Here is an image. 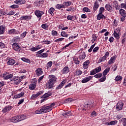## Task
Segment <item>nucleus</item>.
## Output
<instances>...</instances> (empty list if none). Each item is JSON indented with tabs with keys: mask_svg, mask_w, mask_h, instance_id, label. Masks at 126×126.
Listing matches in <instances>:
<instances>
[{
	"mask_svg": "<svg viewBox=\"0 0 126 126\" xmlns=\"http://www.w3.org/2000/svg\"><path fill=\"white\" fill-rule=\"evenodd\" d=\"M123 106H124V103H123V102L122 101L118 102V103L117 104L116 110H117V111H120L122 110V109H123Z\"/></svg>",
	"mask_w": 126,
	"mask_h": 126,
	"instance_id": "423d86ee",
	"label": "nucleus"
},
{
	"mask_svg": "<svg viewBox=\"0 0 126 126\" xmlns=\"http://www.w3.org/2000/svg\"><path fill=\"white\" fill-rule=\"evenodd\" d=\"M52 65H53V62L50 61L46 65V66H47V68H50V67H51V66H52Z\"/></svg>",
	"mask_w": 126,
	"mask_h": 126,
	"instance_id": "ea45409f",
	"label": "nucleus"
},
{
	"mask_svg": "<svg viewBox=\"0 0 126 126\" xmlns=\"http://www.w3.org/2000/svg\"><path fill=\"white\" fill-rule=\"evenodd\" d=\"M44 93V92L43 91H40V92H38L37 94H36V95H37V97L38 96H40V95H42V94Z\"/></svg>",
	"mask_w": 126,
	"mask_h": 126,
	"instance_id": "69168bd1",
	"label": "nucleus"
},
{
	"mask_svg": "<svg viewBox=\"0 0 126 126\" xmlns=\"http://www.w3.org/2000/svg\"><path fill=\"white\" fill-rule=\"evenodd\" d=\"M63 40H64V38H60L57 39H56L54 42H61V41H63Z\"/></svg>",
	"mask_w": 126,
	"mask_h": 126,
	"instance_id": "4d7b16f0",
	"label": "nucleus"
},
{
	"mask_svg": "<svg viewBox=\"0 0 126 126\" xmlns=\"http://www.w3.org/2000/svg\"><path fill=\"white\" fill-rule=\"evenodd\" d=\"M9 34H16V30L15 29H12L9 31Z\"/></svg>",
	"mask_w": 126,
	"mask_h": 126,
	"instance_id": "4c0bfd02",
	"label": "nucleus"
},
{
	"mask_svg": "<svg viewBox=\"0 0 126 126\" xmlns=\"http://www.w3.org/2000/svg\"><path fill=\"white\" fill-rule=\"evenodd\" d=\"M117 58V56H114L111 58L110 60L108 62V64H112L115 63V60Z\"/></svg>",
	"mask_w": 126,
	"mask_h": 126,
	"instance_id": "a211bd4d",
	"label": "nucleus"
},
{
	"mask_svg": "<svg viewBox=\"0 0 126 126\" xmlns=\"http://www.w3.org/2000/svg\"><path fill=\"white\" fill-rule=\"evenodd\" d=\"M121 6L122 8H125L126 9V3H121Z\"/></svg>",
	"mask_w": 126,
	"mask_h": 126,
	"instance_id": "680f3d73",
	"label": "nucleus"
},
{
	"mask_svg": "<svg viewBox=\"0 0 126 126\" xmlns=\"http://www.w3.org/2000/svg\"><path fill=\"white\" fill-rule=\"evenodd\" d=\"M64 6H69L71 4V1H67L63 3Z\"/></svg>",
	"mask_w": 126,
	"mask_h": 126,
	"instance_id": "37998d69",
	"label": "nucleus"
},
{
	"mask_svg": "<svg viewBox=\"0 0 126 126\" xmlns=\"http://www.w3.org/2000/svg\"><path fill=\"white\" fill-rule=\"evenodd\" d=\"M35 72L37 76H40L43 74V69L41 68H38L35 70Z\"/></svg>",
	"mask_w": 126,
	"mask_h": 126,
	"instance_id": "9b49d317",
	"label": "nucleus"
},
{
	"mask_svg": "<svg viewBox=\"0 0 126 126\" xmlns=\"http://www.w3.org/2000/svg\"><path fill=\"white\" fill-rule=\"evenodd\" d=\"M13 77V74H9L8 72H5L3 74V78L4 80H7V79H10Z\"/></svg>",
	"mask_w": 126,
	"mask_h": 126,
	"instance_id": "7ed1b4c3",
	"label": "nucleus"
},
{
	"mask_svg": "<svg viewBox=\"0 0 126 126\" xmlns=\"http://www.w3.org/2000/svg\"><path fill=\"white\" fill-rule=\"evenodd\" d=\"M13 81L14 84L15 85H18V84H19L21 82L22 80L20 78V77L14 76L13 77Z\"/></svg>",
	"mask_w": 126,
	"mask_h": 126,
	"instance_id": "20e7f679",
	"label": "nucleus"
},
{
	"mask_svg": "<svg viewBox=\"0 0 126 126\" xmlns=\"http://www.w3.org/2000/svg\"><path fill=\"white\" fill-rule=\"evenodd\" d=\"M34 13L36 16H37V17L39 18V17H42V15H43V14H44V13L42 11L36 10L34 11Z\"/></svg>",
	"mask_w": 126,
	"mask_h": 126,
	"instance_id": "0eeeda50",
	"label": "nucleus"
},
{
	"mask_svg": "<svg viewBox=\"0 0 126 126\" xmlns=\"http://www.w3.org/2000/svg\"><path fill=\"white\" fill-rule=\"evenodd\" d=\"M7 63H8V64H9V65H13L14 63H15V61H14V60L13 59H11L8 61Z\"/></svg>",
	"mask_w": 126,
	"mask_h": 126,
	"instance_id": "bb28decb",
	"label": "nucleus"
},
{
	"mask_svg": "<svg viewBox=\"0 0 126 126\" xmlns=\"http://www.w3.org/2000/svg\"><path fill=\"white\" fill-rule=\"evenodd\" d=\"M106 59H107V57H106V56H103L101 58L99 59L98 63H102V62H104V61H106Z\"/></svg>",
	"mask_w": 126,
	"mask_h": 126,
	"instance_id": "e433bc0d",
	"label": "nucleus"
},
{
	"mask_svg": "<svg viewBox=\"0 0 126 126\" xmlns=\"http://www.w3.org/2000/svg\"><path fill=\"white\" fill-rule=\"evenodd\" d=\"M18 116H19V122L23 121V120H25V119H26V116L25 115H18Z\"/></svg>",
	"mask_w": 126,
	"mask_h": 126,
	"instance_id": "c85d7f7f",
	"label": "nucleus"
},
{
	"mask_svg": "<svg viewBox=\"0 0 126 126\" xmlns=\"http://www.w3.org/2000/svg\"><path fill=\"white\" fill-rule=\"evenodd\" d=\"M118 123V121H112L109 123H107L106 125H108V126H115L116 124Z\"/></svg>",
	"mask_w": 126,
	"mask_h": 126,
	"instance_id": "b1692460",
	"label": "nucleus"
},
{
	"mask_svg": "<svg viewBox=\"0 0 126 126\" xmlns=\"http://www.w3.org/2000/svg\"><path fill=\"white\" fill-rule=\"evenodd\" d=\"M29 19V16H23L21 17L20 19L21 20H27V19Z\"/></svg>",
	"mask_w": 126,
	"mask_h": 126,
	"instance_id": "f704fd0d",
	"label": "nucleus"
},
{
	"mask_svg": "<svg viewBox=\"0 0 126 126\" xmlns=\"http://www.w3.org/2000/svg\"><path fill=\"white\" fill-rule=\"evenodd\" d=\"M5 30V26H0V34H3L4 31Z\"/></svg>",
	"mask_w": 126,
	"mask_h": 126,
	"instance_id": "5701e85b",
	"label": "nucleus"
},
{
	"mask_svg": "<svg viewBox=\"0 0 126 126\" xmlns=\"http://www.w3.org/2000/svg\"><path fill=\"white\" fill-rule=\"evenodd\" d=\"M56 7L58 9H61V8H64V5L58 4L56 5Z\"/></svg>",
	"mask_w": 126,
	"mask_h": 126,
	"instance_id": "2f4dec72",
	"label": "nucleus"
},
{
	"mask_svg": "<svg viewBox=\"0 0 126 126\" xmlns=\"http://www.w3.org/2000/svg\"><path fill=\"white\" fill-rule=\"evenodd\" d=\"M83 11H85L86 12H90V9H89V8L88 7H85L83 9Z\"/></svg>",
	"mask_w": 126,
	"mask_h": 126,
	"instance_id": "8fccbe9b",
	"label": "nucleus"
},
{
	"mask_svg": "<svg viewBox=\"0 0 126 126\" xmlns=\"http://www.w3.org/2000/svg\"><path fill=\"white\" fill-rule=\"evenodd\" d=\"M11 8H18L19 6L18 5L14 4L10 6Z\"/></svg>",
	"mask_w": 126,
	"mask_h": 126,
	"instance_id": "bf43d9fd",
	"label": "nucleus"
},
{
	"mask_svg": "<svg viewBox=\"0 0 126 126\" xmlns=\"http://www.w3.org/2000/svg\"><path fill=\"white\" fill-rule=\"evenodd\" d=\"M42 42L43 43H45V44H46V45H49V44L51 43V41L49 40H43Z\"/></svg>",
	"mask_w": 126,
	"mask_h": 126,
	"instance_id": "e2e57ef3",
	"label": "nucleus"
},
{
	"mask_svg": "<svg viewBox=\"0 0 126 126\" xmlns=\"http://www.w3.org/2000/svg\"><path fill=\"white\" fill-rule=\"evenodd\" d=\"M110 71V67L106 68L103 72L102 74L103 76H106L107 73Z\"/></svg>",
	"mask_w": 126,
	"mask_h": 126,
	"instance_id": "a878e982",
	"label": "nucleus"
},
{
	"mask_svg": "<svg viewBox=\"0 0 126 126\" xmlns=\"http://www.w3.org/2000/svg\"><path fill=\"white\" fill-rule=\"evenodd\" d=\"M50 79L47 83H46V87L48 89H51V88H53V87H55V82L57 81V78L54 75H50Z\"/></svg>",
	"mask_w": 126,
	"mask_h": 126,
	"instance_id": "f03ea898",
	"label": "nucleus"
},
{
	"mask_svg": "<svg viewBox=\"0 0 126 126\" xmlns=\"http://www.w3.org/2000/svg\"><path fill=\"white\" fill-rule=\"evenodd\" d=\"M62 72L63 74L68 73L69 72V68L68 67L65 66L62 70Z\"/></svg>",
	"mask_w": 126,
	"mask_h": 126,
	"instance_id": "dca6fc26",
	"label": "nucleus"
},
{
	"mask_svg": "<svg viewBox=\"0 0 126 126\" xmlns=\"http://www.w3.org/2000/svg\"><path fill=\"white\" fill-rule=\"evenodd\" d=\"M24 94H25L24 92H22L21 93L14 95V98H15V99H17L18 98H21V97L24 96Z\"/></svg>",
	"mask_w": 126,
	"mask_h": 126,
	"instance_id": "2eb2a0df",
	"label": "nucleus"
},
{
	"mask_svg": "<svg viewBox=\"0 0 126 126\" xmlns=\"http://www.w3.org/2000/svg\"><path fill=\"white\" fill-rule=\"evenodd\" d=\"M88 105H89V109H91V108H92V109L94 108V105H93V103H92V102L91 101H90L89 102V103H88Z\"/></svg>",
	"mask_w": 126,
	"mask_h": 126,
	"instance_id": "473e14b6",
	"label": "nucleus"
},
{
	"mask_svg": "<svg viewBox=\"0 0 126 126\" xmlns=\"http://www.w3.org/2000/svg\"><path fill=\"white\" fill-rule=\"evenodd\" d=\"M66 83V80L64 79L61 83L56 88L57 90H58L59 89H61L64 85V84Z\"/></svg>",
	"mask_w": 126,
	"mask_h": 126,
	"instance_id": "f8f14e48",
	"label": "nucleus"
},
{
	"mask_svg": "<svg viewBox=\"0 0 126 126\" xmlns=\"http://www.w3.org/2000/svg\"><path fill=\"white\" fill-rule=\"evenodd\" d=\"M98 50H99V47H96L93 49V52H94V53H96Z\"/></svg>",
	"mask_w": 126,
	"mask_h": 126,
	"instance_id": "0e129e2a",
	"label": "nucleus"
},
{
	"mask_svg": "<svg viewBox=\"0 0 126 126\" xmlns=\"http://www.w3.org/2000/svg\"><path fill=\"white\" fill-rule=\"evenodd\" d=\"M54 11H55V8L53 7L50 8L48 10L49 13H50L52 16H54Z\"/></svg>",
	"mask_w": 126,
	"mask_h": 126,
	"instance_id": "c756f323",
	"label": "nucleus"
},
{
	"mask_svg": "<svg viewBox=\"0 0 126 126\" xmlns=\"http://www.w3.org/2000/svg\"><path fill=\"white\" fill-rule=\"evenodd\" d=\"M102 77L101 73H97L94 76V77H95V78H100V77Z\"/></svg>",
	"mask_w": 126,
	"mask_h": 126,
	"instance_id": "a19ab883",
	"label": "nucleus"
},
{
	"mask_svg": "<svg viewBox=\"0 0 126 126\" xmlns=\"http://www.w3.org/2000/svg\"><path fill=\"white\" fill-rule=\"evenodd\" d=\"M34 4L35 6H40V4H43V1H36L34 2Z\"/></svg>",
	"mask_w": 126,
	"mask_h": 126,
	"instance_id": "393cba45",
	"label": "nucleus"
},
{
	"mask_svg": "<svg viewBox=\"0 0 126 126\" xmlns=\"http://www.w3.org/2000/svg\"><path fill=\"white\" fill-rule=\"evenodd\" d=\"M10 121L12 123H18L19 122V116H14L11 118Z\"/></svg>",
	"mask_w": 126,
	"mask_h": 126,
	"instance_id": "1a4fd4ad",
	"label": "nucleus"
},
{
	"mask_svg": "<svg viewBox=\"0 0 126 126\" xmlns=\"http://www.w3.org/2000/svg\"><path fill=\"white\" fill-rule=\"evenodd\" d=\"M42 58H47L48 57V53H44L41 54Z\"/></svg>",
	"mask_w": 126,
	"mask_h": 126,
	"instance_id": "052dcab7",
	"label": "nucleus"
},
{
	"mask_svg": "<svg viewBox=\"0 0 126 126\" xmlns=\"http://www.w3.org/2000/svg\"><path fill=\"white\" fill-rule=\"evenodd\" d=\"M41 27L43 29H45V30H47V28H48V24H43L41 25Z\"/></svg>",
	"mask_w": 126,
	"mask_h": 126,
	"instance_id": "c03bdc74",
	"label": "nucleus"
},
{
	"mask_svg": "<svg viewBox=\"0 0 126 126\" xmlns=\"http://www.w3.org/2000/svg\"><path fill=\"white\" fill-rule=\"evenodd\" d=\"M56 105V103H52L49 106L43 105L41 107V109L39 110H36L35 111V114H45L48 112H51L53 108L52 107H54Z\"/></svg>",
	"mask_w": 126,
	"mask_h": 126,
	"instance_id": "f257e3e1",
	"label": "nucleus"
},
{
	"mask_svg": "<svg viewBox=\"0 0 126 126\" xmlns=\"http://www.w3.org/2000/svg\"><path fill=\"white\" fill-rule=\"evenodd\" d=\"M86 57V55L85 54V52H81L79 56V59L80 60H84Z\"/></svg>",
	"mask_w": 126,
	"mask_h": 126,
	"instance_id": "ddd939ff",
	"label": "nucleus"
},
{
	"mask_svg": "<svg viewBox=\"0 0 126 126\" xmlns=\"http://www.w3.org/2000/svg\"><path fill=\"white\" fill-rule=\"evenodd\" d=\"M90 72V75H94V74H96V73H97V72H96L95 69L91 71Z\"/></svg>",
	"mask_w": 126,
	"mask_h": 126,
	"instance_id": "864d4df0",
	"label": "nucleus"
},
{
	"mask_svg": "<svg viewBox=\"0 0 126 126\" xmlns=\"http://www.w3.org/2000/svg\"><path fill=\"white\" fill-rule=\"evenodd\" d=\"M5 45L4 44V43H2V42L0 41V48H5Z\"/></svg>",
	"mask_w": 126,
	"mask_h": 126,
	"instance_id": "6e6d98bb",
	"label": "nucleus"
},
{
	"mask_svg": "<svg viewBox=\"0 0 126 126\" xmlns=\"http://www.w3.org/2000/svg\"><path fill=\"white\" fill-rule=\"evenodd\" d=\"M120 14L123 16V17H126V11L123 9L120 10Z\"/></svg>",
	"mask_w": 126,
	"mask_h": 126,
	"instance_id": "412c9836",
	"label": "nucleus"
},
{
	"mask_svg": "<svg viewBox=\"0 0 126 126\" xmlns=\"http://www.w3.org/2000/svg\"><path fill=\"white\" fill-rule=\"evenodd\" d=\"M98 7H99V3H98V2L96 1L94 3V7H93L94 12H95V11H96V10L98 9Z\"/></svg>",
	"mask_w": 126,
	"mask_h": 126,
	"instance_id": "aec40b11",
	"label": "nucleus"
},
{
	"mask_svg": "<svg viewBox=\"0 0 126 126\" xmlns=\"http://www.w3.org/2000/svg\"><path fill=\"white\" fill-rule=\"evenodd\" d=\"M74 18V17H73V16H71V15H68L67 16V19L68 20H71L72 21H73V19Z\"/></svg>",
	"mask_w": 126,
	"mask_h": 126,
	"instance_id": "a18cd8bd",
	"label": "nucleus"
},
{
	"mask_svg": "<svg viewBox=\"0 0 126 126\" xmlns=\"http://www.w3.org/2000/svg\"><path fill=\"white\" fill-rule=\"evenodd\" d=\"M93 78V76H90L84 78L82 80V83H86V82H88V81H90L91 79Z\"/></svg>",
	"mask_w": 126,
	"mask_h": 126,
	"instance_id": "6e6552de",
	"label": "nucleus"
},
{
	"mask_svg": "<svg viewBox=\"0 0 126 126\" xmlns=\"http://www.w3.org/2000/svg\"><path fill=\"white\" fill-rule=\"evenodd\" d=\"M89 63H90V61H89V60H87V61L84 62L83 63L84 68L85 69L87 68V66L88 64H89Z\"/></svg>",
	"mask_w": 126,
	"mask_h": 126,
	"instance_id": "cd10ccee",
	"label": "nucleus"
},
{
	"mask_svg": "<svg viewBox=\"0 0 126 126\" xmlns=\"http://www.w3.org/2000/svg\"><path fill=\"white\" fill-rule=\"evenodd\" d=\"M106 80V76H103L99 80V82H104Z\"/></svg>",
	"mask_w": 126,
	"mask_h": 126,
	"instance_id": "de8ad7c7",
	"label": "nucleus"
},
{
	"mask_svg": "<svg viewBox=\"0 0 126 126\" xmlns=\"http://www.w3.org/2000/svg\"><path fill=\"white\" fill-rule=\"evenodd\" d=\"M37 97H38V95H37V94H33L32 95L31 99H32V100H34V99H36Z\"/></svg>",
	"mask_w": 126,
	"mask_h": 126,
	"instance_id": "3c124183",
	"label": "nucleus"
},
{
	"mask_svg": "<svg viewBox=\"0 0 126 126\" xmlns=\"http://www.w3.org/2000/svg\"><path fill=\"white\" fill-rule=\"evenodd\" d=\"M123 79V77L121 76H117L115 78L116 81H121Z\"/></svg>",
	"mask_w": 126,
	"mask_h": 126,
	"instance_id": "c9c22d12",
	"label": "nucleus"
},
{
	"mask_svg": "<svg viewBox=\"0 0 126 126\" xmlns=\"http://www.w3.org/2000/svg\"><path fill=\"white\" fill-rule=\"evenodd\" d=\"M104 11H105V8H104L103 7H101L99 9V13L103 14V12H104Z\"/></svg>",
	"mask_w": 126,
	"mask_h": 126,
	"instance_id": "49530a36",
	"label": "nucleus"
},
{
	"mask_svg": "<svg viewBox=\"0 0 126 126\" xmlns=\"http://www.w3.org/2000/svg\"><path fill=\"white\" fill-rule=\"evenodd\" d=\"M29 88L31 90H34L36 88V85L35 84H32L30 85Z\"/></svg>",
	"mask_w": 126,
	"mask_h": 126,
	"instance_id": "7c9ffc66",
	"label": "nucleus"
},
{
	"mask_svg": "<svg viewBox=\"0 0 126 126\" xmlns=\"http://www.w3.org/2000/svg\"><path fill=\"white\" fill-rule=\"evenodd\" d=\"M122 121H123L124 123V126H126V119L124 118Z\"/></svg>",
	"mask_w": 126,
	"mask_h": 126,
	"instance_id": "774afa93",
	"label": "nucleus"
},
{
	"mask_svg": "<svg viewBox=\"0 0 126 126\" xmlns=\"http://www.w3.org/2000/svg\"><path fill=\"white\" fill-rule=\"evenodd\" d=\"M14 42H19L20 41V37L19 36H16L14 38Z\"/></svg>",
	"mask_w": 126,
	"mask_h": 126,
	"instance_id": "09e8293b",
	"label": "nucleus"
},
{
	"mask_svg": "<svg viewBox=\"0 0 126 126\" xmlns=\"http://www.w3.org/2000/svg\"><path fill=\"white\" fill-rule=\"evenodd\" d=\"M52 34L53 35V36H56L58 35V32L53 30L52 31Z\"/></svg>",
	"mask_w": 126,
	"mask_h": 126,
	"instance_id": "5fc2aeb1",
	"label": "nucleus"
},
{
	"mask_svg": "<svg viewBox=\"0 0 126 126\" xmlns=\"http://www.w3.org/2000/svg\"><path fill=\"white\" fill-rule=\"evenodd\" d=\"M12 109V106L10 105H8L5 106L2 110L3 113H6L7 112H9L10 110Z\"/></svg>",
	"mask_w": 126,
	"mask_h": 126,
	"instance_id": "9d476101",
	"label": "nucleus"
},
{
	"mask_svg": "<svg viewBox=\"0 0 126 126\" xmlns=\"http://www.w3.org/2000/svg\"><path fill=\"white\" fill-rule=\"evenodd\" d=\"M105 8L106 10H107L108 11H110V12L113 11L112 6H111V5H110L109 4H107L105 5Z\"/></svg>",
	"mask_w": 126,
	"mask_h": 126,
	"instance_id": "4be33fe9",
	"label": "nucleus"
},
{
	"mask_svg": "<svg viewBox=\"0 0 126 126\" xmlns=\"http://www.w3.org/2000/svg\"><path fill=\"white\" fill-rule=\"evenodd\" d=\"M106 18V16L104 15L103 14L98 13V15H97V20H100V19H105Z\"/></svg>",
	"mask_w": 126,
	"mask_h": 126,
	"instance_id": "4468645a",
	"label": "nucleus"
},
{
	"mask_svg": "<svg viewBox=\"0 0 126 126\" xmlns=\"http://www.w3.org/2000/svg\"><path fill=\"white\" fill-rule=\"evenodd\" d=\"M114 36L115 38L120 39V35H119V32H117L116 31H115L114 32Z\"/></svg>",
	"mask_w": 126,
	"mask_h": 126,
	"instance_id": "72a5a7b5",
	"label": "nucleus"
},
{
	"mask_svg": "<svg viewBox=\"0 0 126 126\" xmlns=\"http://www.w3.org/2000/svg\"><path fill=\"white\" fill-rule=\"evenodd\" d=\"M82 73V71H81L79 69L77 70V71H76V75H81Z\"/></svg>",
	"mask_w": 126,
	"mask_h": 126,
	"instance_id": "603ef678",
	"label": "nucleus"
},
{
	"mask_svg": "<svg viewBox=\"0 0 126 126\" xmlns=\"http://www.w3.org/2000/svg\"><path fill=\"white\" fill-rule=\"evenodd\" d=\"M62 116H63L64 118H68V117L71 116V111H68L67 112H65L62 114Z\"/></svg>",
	"mask_w": 126,
	"mask_h": 126,
	"instance_id": "6ab92c4d",
	"label": "nucleus"
},
{
	"mask_svg": "<svg viewBox=\"0 0 126 126\" xmlns=\"http://www.w3.org/2000/svg\"><path fill=\"white\" fill-rule=\"evenodd\" d=\"M73 61H74L75 64H79V63H80V61H79V60H78V58H74L73 59Z\"/></svg>",
	"mask_w": 126,
	"mask_h": 126,
	"instance_id": "58836bf2",
	"label": "nucleus"
},
{
	"mask_svg": "<svg viewBox=\"0 0 126 126\" xmlns=\"http://www.w3.org/2000/svg\"><path fill=\"white\" fill-rule=\"evenodd\" d=\"M27 34V32H24L23 33L21 34V37H22V38H24L25 37V36H26Z\"/></svg>",
	"mask_w": 126,
	"mask_h": 126,
	"instance_id": "13d9d810",
	"label": "nucleus"
},
{
	"mask_svg": "<svg viewBox=\"0 0 126 126\" xmlns=\"http://www.w3.org/2000/svg\"><path fill=\"white\" fill-rule=\"evenodd\" d=\"M17 4H21V0H17L15 1Z\"/></svg>",
	"mask_w": 126,
	"mask_h": 126,
	"instance_id": "338daca9",
	"label": "nucleus"
},
{
	"mask_svg": "<svg viewBox=\"0 0 126 126\" xmlns=\"http://www.w3.org/2000/svg\"><path fill=\"white\" fill-rule=\"evenodd\" d=\"M50 96H52V93L48 92V93L45 94L44 95H43L41 96V98L42 99H46V98H48V97H50Z\"/></svg>",
	"mask_w": 126,
	"mask_h": 126,
	"instance_id": "f3484780",
	"label": "nucleus"
},
{
	"mask_svg": "<svg viewBox=\"0 0 126 126\" xmlns=\"http://www.w3.org/2000/svg\"><path fill=\"white\" fill-rule=\"evenodd\" d=\"M12 47L13 49L17 52H20V50H21V47L19 46V45L17 43H13Z\"/></svg>",
	"mask_w": 126,
	"mask_h": 126,
	"instance_id": "39448f33",
	"label": "nucleus"
},
{
	"mask_svg": "<svg viewBox=\"0 0 126 126\" xmlns=\"http://www.w3.org/2000/svg\"><path fill=\"white\" fill-rule=\"evenodd\" d=\"M101 68L100 66L95 68L94 69V70L96 71V73H98V72H100L101 71Z\"/></svg>",
	"mask_w": 126,
	"mask_h": 126,
	"instance_id": "79ce46f5",
	"label": "nucleus"
}]
</instances>
